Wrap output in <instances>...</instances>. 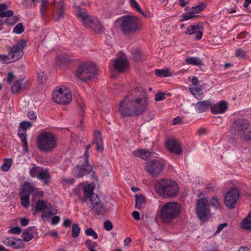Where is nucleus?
<instances>
[{"instance_id": "59", "label": "nucleus", "mask_w": 251, "mask_h": 251, "mask_svg": "<svg viewBox=\"0 0 251 251\" xmlns=\"http://www.w3.org/2000/svg\"><path fill=\"white\" fill-rule=\"evenodd\" d=\"M243 136V138L246 140H251V130L247 131V132H244L242 134Z\"/></svg>"}, {"instance_id": "53", "label": "nucleus", "mask_w": 251, "mask_h": 251, "mask_svg": "<svg viewBox=\"0 0 251 251\" xmlns=\"http://www.w3.org/2000/svg\"><path fill=\"white\" fill-rule=\"evenodd\" d=\"M15 242L16 244L14 246V248L19 249L24 247V244L23 243L22 239L20 238H16Z\"/></svg>"}, {"instance_id": "46", "label": "nucleus", "mask_w": 251, "mask_h": 251, "mask_svg": "<svg viewBox=\"0 0 251 251\" xmlns=\"http://www.w3.org/2000/svg\"><path fill=\"white\" fill-rule=\"evenodd\" d=\"M19 20V18L15 16L12 18H7L5 22L8 25H12L15 24Z\"/></svg>"}, {"instance_id": "34", "label": "nucleus", "mask_w": 251, "mask_h": 251, "mask_svg": "<svg viewBox=\"0 0 251 251\" xmlns=\"http://www.w3.org/2000/svg\"><path fill=\"white\" fill-rule=\"evenodd\" d=\"M209 203L215 210H220L221 203L220 200L217 197H212L209 200Z\"/></svg>"}, {"instance_id": "11", "label": "nucleus", "mask_w": 251, "mask_h": 251, "mask_svg": "<svg viewBox=\"0 0 251 251\" xmlns=\"http://www.w3.org/2000/svg\"><path fill=\"white\" fill-rule=\"evenodd\" d=\"M52 98L55 103L65 105L71 102L72 94L67 90L64 91L62 88H59L58 91L53 92Z\"/></svg>"}, {"instance_id": "55", "label": "nucleus", "mask_w": 251, "mask_h": 251, "mask_svg": "<svg viewBox=\"0 0 251 251\" xmlns=\"http://www.w3.org/2000/svg\"><path fill=\"white\" fill-rule=\"evenodd\" d=\"M92 147V145L91 144H88L87 146H86V150H85V151L84 152V160H86V161H87V160L88 159V158H89V149Z\"/></svg>"}, {"instance_id": "15", "label": "nucleus", "mask_w": 251, "mask_h": 251, "mask_svg": "<svg viewBox=\"0 0 251 251\" xmlns=\"http://www.w3.org/2000/svg\"><path fill=\"white\" fill-rule=\"evenodd\" d=\"M92 171V167L89 164L88 159L87 161L84 160V164L82 165H76L73 169L75 175L77 177H82L92 172L91 176L93 178L97 179V176H96L95 172Z\"/></svg>"}, {"instance_id": "6", "label": "nucleus", "mask_w": 251, "mask_h": 251, "mask_svg": "<svg viewBox=\"0 0 251 251\" xmlns=\"http://www.w3.org/2000/svg\"><path fill=\"white\" fill-rule=\"evenodd\" d=\"M77 17L82 20L84 26L90 28L95 33L101 34L103 32L104 27L101 22L97 18L92 17L82 10H79L77 13Z\"/></svg>"}, {"instance_id": "33", "label": "nucleus", "mask_w": 251, "mask_h": 251, "mask_svg": "<svg viewBox=\"0 0 251 251\" xmlns=\"http://www.w3.org/2000/svg\"><path fill=\"white\" fill-rule=\"evenodd\" d=\"M205 7L206 3L202 2L199 5L191 7L189 10L191 12L193 13V15H195V14L198 13L203 10Z\"/></svg>"}, {"instance_id": "60", "label": "nucleus", "mask_w": 251, "mask_h": 251, "mask_svg": "<svg viewBox=\"0 0 251 251\" xmlns=\"http://www.w3.org/2000/svg\"><path fill=\"white\" fill-rule=\"evenodd\" d=\"M15 78V76L14 74L12 73H8L7 77V81L8 83H11L14 78Z\"/></svg>"}, {"instance_id": "41", "label": "nucleus", "mask_w": 251, "mask_h": 251, "mask_svg": "<svg viewBox=\"0 0 251 251\" xmlns=\"http://www.w3.org/2000/svg\"><path fill=\"white\" fill-rule=\"evenodd\" d=\"M199 15H193V12H187V13L181 15V17L183 18L182 19L180 20V22H183L184 21H187L189 19H193V18H196L199 17Z\"/></svg>"}, {"instance_id": "18", "label": "nucleus", "mask_w": 251, "mask_h": 251, "mask_svg": "<svg viewBox=\"0 0 251 251\" xmlns=\"http://www.w3.org/2000/svg\"><path fill=\"white\" fill-rule=\"evenodd\" d=\"M203 27L202 23L196 25H191L187 27L185 33L188 35L196 34V39L197 40L201 39L202 35Z\"/></svg>"}, {"instance_id": "49", "label": "nucleus", "mask_w": 251, "mask_h": 251, "mask_svg": "<svg viewBox=\"0 0 251 251\" xmlns=\"http://www.w3.org/2000/svg\"><path fill=\"white\" fill-rule=\"evenodd\" d=\"M236 56L240 58H243L246 56V52L242 48L236 49L235 52Z\"/></svg>"}, {"instance_id": "16", "label": "nucleus", "mask_w": 251, "mask_h": 251, "mask_svg": "<svg viewBox=\"0 0 251 251\" xmlns=\"http://www.w3.org/2000/svg\"><path fill=\"white\" fill-rule=\"evenodd\" d=\"M93 200L91 208L92 211L96 215L103 216L106 212V207L101 202L100 197Z\"/></svg>"}, {"instance_id": "31", "label": "nucleus", "mask_w": 251, "mask_h": 251, "mask_svg": "<svg viewBox=\"0 0 251 251\" xmlns=\"http://www.w3.org/2000/svg\"><path fill=\"white\" fill-rule=\"evenodd\" d=\"M47 206L45 201L41 200H38L36 201L35 205V210L36 212H41L46 209Z\"/></svg>"}, {"instance_id": "54", "label": "nucleus", "mask_w": 251, "mask_h": 251, "mask_svg": "<svg viewBox=\"0 0 251 251\" xmlns=\"http://www.w3.org/2000/svg\"><path fill=\"white\" fill-rule=\"evenodd\" d=\"M22 231V229L19 226H15L8 231V232H10L15 234H19Z\"/></svg>"}, {"instance_id": "17", "label": "nucleus", "mask_w": 251, "mask_h": 251, "mask_svg": "<svg viewBox=\"0 0 251 251\" xmlns=\"http://www.w3.org/2000/svg\"><path fill=\"white\" fill-rule=\"evenodd\" d=\"M50 6L53 7L54 9L56 8V13H53L51 12V15L54 17L56 21H59L61 18L64 17V6L63 1L61 0L59 1L56 5L54 0L53 2L50 4Z\"/></svg>"}, {"instance_id": "48", "label": "nucleus", "mask_w": 251, "mask_h": 251, "mask_svg": "<svg viewBox=\"0 0 251 251\" xmlns=\"http://www.w3.org/2000/svg\"><path fill=\"white\" fill-rule=\"evenodd\" d=\"M47 79V75L44 72H41L38 74L37 80L39 83L43 84Z\"/></svg>"}, {"instance_id": "38", "label": "nucleus", "mask_w": 251, "mask_h": 251, "mask_svg": "<svg viewBox=\"0 0 251 251\" xmlns=\"http://www.w3.org/2000/svg\"><path fill=\"white\" fill-rule=\"evenodd\" d=\"M80 232V228L78 225L77 224H73L72 225V236L73 238L77 237L79 235Z\"/></svg>"}, {"instance_id": "21", "label": "nucleus", "mask_w": 251, "mask_h": 251, "mask_svg": "<svg viewBox=\"0 0 251 251\" xmlns=\"http://www.w3.org/2000/svg\"><path fill=\"white\" fill-rule=\"evenodd\" d=\"M113 67L118 73H123L128 68V63L126 59L119 57L114 60Z\"/></svg>"}, {"instance_id": "19", "label": "nucleus", "mask_w": 251, "mask_h": 251, "mask_svg": "<svg viewBox=\"0 0 251 251\" xmlns=\"http://www.w3.org/2000/svg\"><path fill=\"white\" fill-rule=\"evenodd\" d=\"M166 147L171 152L177 155H180L182 153V149L179 143L174 139H168L166 142Z\"/></svg>"}, {"instance_id": "51", "label": "nucleus", "mask_w": 251, "mask_h": 251, "mask_svg": "<svg viewBox=\"0 0 251 251\" xmlns=\"http://www.w3.org/2000/svg\"><path fill=\"white\" fill-rule=\"evenodd\" d=\"M166 93L158 92L155 95V100L157 101L162 100L166 98Z\"/></svg>"}, {"instance_id": "13", "label": "nucleus", "mask_w": 251, "mask_h": 251, "mask_svg": "<svg viewBox=\"0 0 251 251\" xmlns=\"http://www.w3.org/2000/svg\"><path fill=\"white\" fill-rule=\"evenodd\" d=\"M38 190V188H36L34 184L29 182L25 181L19 189V196L25 194L28 195V196L32 195L33 197L39 196L42 197L43 196V192H36Z\"/></svg>"}, {"instance_id": "52", "label": "nucleus", "mask_w": 251, "mask_h": 251, "mask_svg": "<svg viewBox=\"0 0 251 251\" xmlns=\"http://www.w3.org/2000/svg\"><path fill=\"white\" fill-rule=\"evenodd\" d=\"M103 227L106 230L110 231L113 229V226L111 221L107 220L104 222Z\"/></svg>"}, {"instance_id": "9", "label": "nucleus", "mask_w": 251, "mask_h": 251, "mask_svg": "<svg viewBox=\"0 0 251 251\" xmlns=\"http://www.w3.org/2000/svg\"><path fill=\"white\" fill-rule=\"evenodd\" d=\"M196 206V212L199 219L202 222L207 221L210 213L207 200L205 198L199 199L197 201Z\"/></svg>"}, {"instance_id": "57", "label": "nucleus", "mask_w": 251, "mask_h": 251, "mask_svg": "<svg viewBox=\"0 0 251 251\" xmlns=\"http://www.w3.org/2000/svg\"><path fill=\"white\" fill-rule=\"evenodd\" d=\"M57 213V210L55 209V212H54L53 210H50L47 214H42V217H49L52 215H55Z\"/></svg>"}, {"instance_id": "44", "label": "nucleus", "mask_w": 251, "mask_h": 251, "mask_svg": "<svg viewBox=\"0 0 251 251\" xmlns=\"http://www.w3.org/2000/svg\"><path fill=\"white\" fill-rule=\"evenodd\" d=\"M33 123L32 122L25 121L20 123V128L22 129L25 131V132H26L27 128L31 127Z\"/></svg>"}, {"instance_id": "39", "label": "nucleus", "mask_w": 251, "mask_h": 251, "mask_svg": "<svg viewBox=\"0 0 251 251\" xmlns=\"http://www.w3.org/2000/svg\"><path fill=\"white\" fill-rule=\"evenodd\" d=\"M70 61V59L67 57L60 56L57 59L56 63L59 66L67 65Z\"/></svg>"}, {"instance_id": "2", "label": "nucleus", "mask_w": 251, "mask_h": 251, "mask_svg": "<svg viewBox=\"0 0 251 251\" xmlns=\"http://www.w3.org/2000/svg\"><path fill=\"white\" fill-rule=\"evenodd\" d=\"M154 189L160 196L165 198L176 197L179 193L177 183L173 179L160 178L154 184Z\"/></svg>"}, {"instance_id": "32", "label": "nucleus", "mask_w": 251, "mask_h": 251, "mask_svg": "<svg viewBox=\"0 0 251 251\" xmlns=\"http://www.w3.org/2000/svg\"><path fill=\"white\" fill-rule=\"evenodd\" d=\"M20 197V202L21 205L25 208L28 207L30 203V199L28 195L23 194Z\"/></svg>"}, {"instance_id": "30", "label": "nucleus", "mask_w": 251, "mask_h": 251, "mask_svg": "<svg viewBox=\"0 0 251 251\" xmlns=\"http://www.w3.org/2000/svg\"><path fill=\"white\" fill-rule=\"evenodd\" d=\"M135 207L138 209L141 208L142 204L146 203V198L142 195H136Z\"/></svg>"}, {"instance_id": "20", "label": "nucleus", "mask_w": 251, "mask_h": 251, "mask_svg": "<svg viewBox=\"0 0 251 251\" xmlns=\"http://www.w3.org/2000/svg\"><path fill=\"white\" fill-rule=\"evenodd\" d=\"M25 78L21 77L17 80L11 87V91L13 93L19 94L22 90H25L29 85L28 81H25Z\"/></svg>"}, {"instance_id": "61", "label": "nucleus", "mask_w": 251, "mask_h": 251, "mask_svg": "<svg viewBox=\"0 0 251 251\" xmlns=\"http://www.w3.org/2000/svg\"><path fill=\"white\" fill-rule=\"evenodd\" d=\"M8 59H11V57L9 56V53L7 55H2L0 56V59L2 60L4 63H10L12 62V61L7 62L6 60Z\"/></svg>"}, {"instance_id": "3", "label": "nucleus", "mask_w": 251, "mask_h": 251, "mask_svg": "<svg viewBox=\"0 0 251 251\" xmlns=\"http://www.w3.org/2000/svg\"><path fill=\"white\" fill-rule=\"evenodd\" d=\"M37 145L40 151L45 152H51L57 147V139L53 133L43 132L39 135Z\"/></svg>"}, {"instance_id": "14", "label": "nucleus", "mask_w": 251, "mask_h": 251, "mask_svg": "<svg viewBox=\"0 0 251 251\" xmlns=\"http://www.w3.org/2000/svg\"><path fill=\"white\" fill-rule=\"evenodd\" d=\"M249 123L243 118H238L232 124L231 132L233 135L242 134L247 129Z\"/></svg>"}, {"instance_id": "43", "label": "nucleus", "mask_w": 251, "mask_h": 251, "mask_svg": "<svg viewBox=\"0 0 251 251\" xmlns=\"http://www.w3.org/2000/svg\"><path fill=\"white\" fill-rule=\"evenodd\" d=\"M12 165V159L8 158V159H5L3 161V164L1 167V169L4 171H7L9 168H10L11 166Z\"/></svg>"}, {"instance_id": "25", "label": "nucleus", "mask_w": 251, "mask_h": 251, "mask_svg": "<svg viewBox=\"0 0 251 251\" xmlns=\"http://www.w3.org/2000/svg\"><path fill=\"white\" fill-rule=\"evenodd\" d=\"M94 187L90 184L84 186L83 188V194L85 197H88L90 201L92 202L93 199H97L100 197L94 192Z\"/></svg>"}, {"instance_id": "58", "label": "nucleus", "mask_w": 251, "mask_h": 251, "mask_svg": "<svg viewBox=\"0 0 251 251\" xmlns=\"http://www.w3.org/2000/svg\"><path fill=\"white\" fill-rule=\"evenodd\" d=\"M18 136L20 138L23 143L27 141L26 132L18 133Z\"/></svg>"}, {"instance_id": "27", "label": "nucleus", "mask_w": 251, "mask_h": 251, "mask_svg": "<svg viewBox=\"0 0 251 251\" xmlns=\"http://www.w3.org/2000/svg\"><path fill=\"white\" fill-rule=\"evenodd\" d=\"M133 153L137 157H140L143 159L147 160L150 157L152 156V154H154V152H152L144 149H140L135 151Z\"/></svg>"}, {"instance_id": "8", "label": "nucleus", "mask_w": 251, "mask_h": 251, "mask_svg": "<svg viewBox=\"0 0 251 251\" xmlns=\"http://www.w3.org/2000/svg\"><path fill=\"white\" fill-rule=\"evenodd\" d=\"M166 165V160L162 158H157L147 162L145 169L152 176L157 177L163 171Z\"/></svg>"}, {"instance_id": "47", "label": "nucleus", "mask_w": 251, "mask_h": 251, "mask_svg": "<svg viewBox=\"0 0 251 251\" xmlns=\"http://www.w3.org/2000/svg\"><path fill=\"white\" fill-rule=\"evenodd\" d=\"M85 233L88 236H92L95 239L98 238V234L92 228H87Z\"/></svg>"}, {"instance_id": "29", "label": "nucleus", "mask_w": 251, "mask_h": 251, "mask_svg": "<svg viewBox=\"0 0 251 251\" xmlns=\"http://www.w3.org/2000/svg\"><path fill=\"white\" fill-rule=\"evenodd\" d=\"M242 227L246 230H251V211L242 223Z\"/></svg>"}, {"instance_id": "12", "label": "nucleus", "mask_w": 251, "mask_h": 251, "mask_svg": "<svg viewBox=\"0 0 251 251\" xmlns=\"http://www.w3.org/2000/svg\"><path fill=\"white\" fill-rule=\"evenodd\" d=\"M240 194L239 190L236 188L229 190L225 196L224 203L225 205L228 208H235Z\"/></svg>"}, {"instance_id": "42", "label": "nucleus", "mask_w": 251, "mask_h": 251, "mask_svg": "<svg viewBox=\"0 0 251 251\" xmlns=\"http://www.w3.org/2000/svg\"><path fill=\"white\" fill-rule=\"evenodd\" d=\"M50 8L49 7L48 5H41L40 13L43 18L47 17L49 15V12Z\"/></svg>"}, {"instance_id": "24", "label": "nucleus", "mask_w": 251, "mask_h": 251, "mask_svg": "<svg viewBox=\"0 0 251 251\" xmlns=\"http://www.w3.org/2000/svg\"><path fill=\"white\" fill-rule=\"evenodd\" d=\"M36 230L35 226L28 227L24 230L21 237L25 242H28L33 238V234L36 232Z\"/></svg>"}, {"instance_id": "28", "label": "nucleus", "mask_w": 251, "mask_h": 251, "mask_svg": "<svg viewBox=\"0 0 251 251\" xmlns=\"http://www.w3.org/2000/svg\"><path fill=\"white\" fill-rule=\"evenodd\" d=\"M38 178L42 180L45 185H48L51 179V176L49 172L48 169L42 170L39 172Z\"/></svg>"}, {"instance_id": "40", "label": "nucleus", "mask_w": 251, "mask_h": 251, "mask_svg": "<svg viewBox=\"0 0 251 251\" xmlns=\"http://www.w3.org/2000/svg\"><path fill=\"white\" fill-rule=\"evenodd\" d=\"M16 238L14 237H6L3 240V243L8 246H14L16 244Z\"/></svg>"}, {"instance_id": "36", "label": "nucleus", "mask_w": 251, "mask_h": 251, "mask_svg": "<svg viewBox=\"0 0 251 251\" xmlns=\"http://www.w3.org/2000/svg\"><path fill=\"white\" fill-rule=\"evenodd\" d=\"M155 74L156 76H163L164 77L170 76L172 75V73H171L168 69H165V70L156 69L155 71Z\"/></svg>"}, {"instance_id": "35", "label": "nucleus", "mask_w": 251, "mask_h": 251, "mask_svg": "<svg viewBox=\"0 0 251 251\" xmlns=\"http://www.w3.org/2000/svg\"><path fill=\"white\" fill-rule=\"evenodd\" d=\"M186 62L187 64H192L194 65H202V61L197 57H187L186 59Z\"/></svg>"}, {"instance_id": "7", "label": "nucleus", "mask_w": 251, "mask_h": 251, "mask_svg": "<svg viewBox=\"0 0 251 251\" xmlns=\"http://www.w3.org/2000/svg\"><path fill=\"white\" fill-rule=\"evenodd\" d=\"M97 75L98 69L96 66L88 62L80 65L76 72V77L83 82L92 79Z\"/></svg>"}, {"instance_id": "62", "label": "nucleus", "mask_w": 251, "mask_h": 251, "mask_svg": "<svg viewBox=\"0 0 251 251\" xmlns=\"http://www.w3.org/2000/svg\"><path fill=\"white\" fill-rule=\"evenodd\" d=\"M28 118L33 120H35L36 119V113L33 111H30L27 113Z\"/></svg>"}, {"instance_id": "37", "label": "nucleus", "mask_w": 251, "mask_h": 251, "mask_svg": "<svg viewBox=\"0 0 251 251\" xmlns=\"http://www.w3.org/2000/svg\"><path fill=\"white\" fill-rule=\"evenodd\" d=\"M130 3L132 7H134L137 11L140 12L141 14H142L144 17H148L149 16L148 12H144L141 7H140L138 3L135 0H130Z\"/></svg>"}, {"instance_id": "23", "label": "nucleus", "mask_w": 251, "mask_h": 251, "mask_svg": "<svg viewBox=\"0 0 251 251\" xmlns=\"http://www.w3.org/2000/svg\"><path fill=\"white\" fill-rule=\"evenodd\" d=\"M227 109V103L226 101H221L219 103L211 105V112L213 114L224 113Z\"/></svg>"}, {"instance_id": "5", "label": "nucleus", "mask_w": 251, "mask_h": 251, "mask_svg": "<svg viewBox=\"0 0 251 251\" xmlns=\"http://www.w3.org/2000/svg\"><path fill=\"white\" fill-rule=\"evenodd\" d=\"M122 31L125 34L135 32L141 30V23L139 19L131 16H123L117 20Z\"/></svg>"}, {"instance_id": "45", "label": "nucleus", "mask_w": 251, "mask_h": 251, "mask_svg": "<svg viewBox=\"0 0 251 251\" xmlns=\"http://www.w3.org/2000/svg\"><path fill=\"white\" fill-rule=\"evenodd\" d=\"M25 30L23 25L22 23H19L13 29V32L17 34H21Z\"/></svg>"}, {"instance_id": "22", "label": "nucleus", "mask_w": 251, "mask_h": 251, "mask_svg": "<svg viewBox=\"0 0 251 251\" xmlns=\"http://www.w3.org/2000/svg\"><path fill=\"white\" fill-rule=\"evenodd\" d=\"M92 144H96V149L100 152L103 151V143L101 132L99 130H96L94 132V138L92 142Z\"/></svg>"}, {"instance_id": "1", "label": "nucleus", "mask_w": 251, "mask_h": 251, "mask_svg": "<svg viewBox=\"0 0 251 251\" xmlns=\"http://www.w3.org/2000/svg\"><path fill=\"white\" fill-rule=\"evenodd\" d=\"M145 90L139 87L128 92L120 102L119 110L124 117L138 116L145 112L148 105Z\"/></svg>"}, {"instance_id": "10", "label": "nucleus", "mask_w": 251, "mask_h": 251, "mask_svg": "<svg viewBox=\"0 0 251 251\" xmlns=\"http://www.w3.org/2000/svg\"><path fill=\"white\" fill-rule=\"evenodd\" d=\"M26 41L21 40L11 47L8 48L9 56L12 59V62L19 60L24 55V49L26 46Z\"/></svg>"}, {"instance_id": "50", "label": "nucleus", "mask_w": 251, "mask_h": 251, "mask_svg": "<svg viewBox=\"0 0 251 251\" xmlns=\"http://www.w3.org/2000/svg\"><path fill=\"white\" fill-rule=\"evenodd\" d=\"M39 169L38 167H34L29 170V174L32 177H37L40 171H38Z\"/></svg>"}, {"instance_id": "56", "label": "nucleus", "mask_w": 251, "mask_h": 251, "mask_svg": "<svg viewBox=\"0 0 251 251\" xmlns=\"http://www.w3.org/2000/svg\"><path fill=\"white\" fill-rule=\"evenodd\" d=\"M201 89L202 86H199L194 88H190V90L193 94H194L195 93H199L201 90Z\"/></svg>"}, {"instance_id": "63", "label": "nucleus", "mask_w": 251, "mask_h": 251, "mask_svg": "<svg viewBox=\"0 0 251 251\" xmlns=\"http://www.w3.org/2000/svg\"><path fill=\"white\" fill-rule=\"evenodd\" d=\"M60 217L57 216L53 217L51 219V224L56 225L60 221Z\"/></svg>"}, {"instance_id": "64", "label": "nucleus", "mask_w": 251, "mask_h": 251, "mask_svg": "<svg viewBox=\"0 0 251 251\" xmlns=\"http://www.w3.org/2000/svg\"><path fill=\"white\" fill-rule=\"evenodd\" d=\"M132 215L135 220H139L140 219V213L137 211H134Z\"/></svg>"}, {"instance_id": "26", "label": "nucleus", "mask_w": 251, "mask_h": 251, "mask_svg": "<svg viewBox=\"0 0 251 251\" xmlns=\"http://www.w3.org/2000/svg\"><path fill=\"white\" fill-rule=\"evenodd\" d=\"M212 103L209 100H202L198 101L195 105L196 110L199 113H202L207 111L210 108Z\"/></svg>"}, {"instance_id": "4", "label": "nucleus", "mask_w": 251, "mask_h": 251, "mask_svg": "<svg viewBox=\"0 0 251 251\" xmlns=\"http://www.w3.org/2000/svg\"><path fill=\"white\" fill-rule=\"evenodd\" d=\"M181 208L176 202H167L159 211L160 218L164 223H170L180 214Z\"/></svg>"}]
</instances>
